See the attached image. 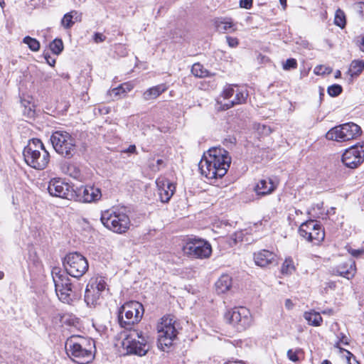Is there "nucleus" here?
Returning a JSON list of instances; mask_svg holds the SVG:
<instances>
[{"mask_svg":"<svg viewBox=\"0 0 364 364\" xmlns=\"http://www.w3.org/2000/svg\"><path fill=\"white\" fill-rule=\"evenodd\" d=\"M230 164L231 157L228 151L221 147H213L204 154L198 167L200 173L208 179H217L227 173Z\"/></svg>","mask_w":364,"mask_h":364,"instance_id":"nucleus-1","label":"nucleus"},{"mask_svg":"<svg viewBox=\"0 0 364 364\" xmlns=\"http://www.w3.org/2000/svg\"><path fill=\"white\" fill-rule=\"evenodd\" d=\"M94 341L80 336H72L65 342L68 356L78 364H87L94 359Z\"/></svg>","mask_w":364,"mask_h":364,"instance_id":"nucleus-2","label":"nucleus"},{"mask_svg":"<svg viewBox=\"0 0 364 364\" xmlns=\"http://www.w3.org/2000/svg\"><path fill=\"white\" fill-rule=\"evenodd\" d=\"M25 162L31 168L43 170L49 163L50 155L43 142L36 138L29 140L23 151Z\"/></svg>","mask_w":364,"mask_h":364,"instance_id":"nucleus-3","label":"nucleus"},{"mask_svg":"<svg viewBox=\"0 0 364 364\" xmlns=\"http://www.w3.org/2000/svg\"><path fill=\"white\" fill-rule=\"evenodd\" d=\"M100 220L105 228L118 234L126 232L131 225L130 218L124 208L102 211Z\"/></svg>","mask_w":364,"mask_h":364,"instance_id":"nucleus-4","label":"nucleus"},{"mask_svg":"<svg viewBox=\"0 0 364 364\" xmlns=\"http://www.w3.org/2000/svg\"><path fill=\"white\" fill-rule=\"evenodd\" d=\"M55 284V290L58 299L63 303L70 304L77 299L78 294L75 292L70 282V279L59 267H54L51 272Z\"/></svg>","mask_w":364,"mask_h":364,"instance_id":"nucleus-5","label":"nucleus"},{"mask_svg":"<svg viewBox=\"0 0 364 364\" xmlns=\"http://www.w3.org/2000/svg\"><path fill=\"white\" fill-rule=\"evenodd\" d=\"M149 337L138 329L127 330L122 342L127 353L139 356L145 355L149 350Z\"/></svg>","mask_w":364,"mask_h":364,"instance_id":"nucleus-6","label":"nucleus"},{"mask_svg":"<svg viewBox=\"0 0 364 364\" xmlns=\"http://www.w3.org/2000/svg\"><path fill=\"white\" fill-rule=\"evenodd\" d=\"M143 305L136 301L124 303L118 309L117 318L119 326L127 330L132 329V326L138 323L144 314Z\"/></svg>","mask_w":364,"mask_h":364,"instance_id":"nucleus-7","label":"nucleus"},{"mask_svg":"<svg viewBox=\"0 0 364 364\" xmlns=\"http://www.w3.org/2000/svg\"><path fill=\"white\" fill-rule=\"evenodd\" d=\"M157 331L159 348L163 351H168L177 337L176 321L170 316H164L157 326Z\"/></svg>","mask_w":364,"mask_h":364,"instance_id":"nucleus-8","label":"nucleus"},{"mask_svg":"<svg viewBox=\"0 0 364 364\" xmlns=\"http://www.w3.org/2000/svg\"><path fill=\"white\" fill-rule=\"evenodd\" d=\"M55 151L62 156L70 159L75 151V139L65 131H55L50 136Z\"/></svg>","mask_w":364,"mask_h":364,"instance_id":"nucleus-9","label":"nucleus"},{"mask_svg":"<svg viewBox=\"0 0 364 364\" xmlns=\"http://www.w3.org/2000/svg\"><path fill=\"white\" fill-rule=\"evenodd\" d=\"M361 133L362 130L360 126L353 122H348L331 129L326 134V138L328 140L343 142L357 139L361 135Z\"/></svg>","mask_w":364,"mask_h":364,"instance_id":"nucleus-10","label":"nucleus"},{"mask_svg":"<svg viewBox=\"0 0 364 364\" xmlns=\"http://www.w3.org/2000/svg\"><path fill=\"white\" fill-rule=\"evenodd\" d=\"M63 263L66 271L65 274L75 278L82 277L89 268L87 259L77 252H70L66 255Z\"/></svg>","mask_w":364,"mask_h":364,"instance_id":"nucleus-11","label":"nucleus"},{"mask_svg":"<svg viewBox=\"0 0 364 364\" xmlns=\"http://www.w3.org/2000/svg\"><path fill=\"white\" fill-rule=\"evenodd\" d=\"M107 282L102 277H92L87 284L84 300L90 307L100 303L102 294L107 289Z\"/></svg>","mask_w":364,"mask_h":364,"instance_id":"nucleus-12","label":"nucleus"},{"mask_svg":"<svg viewBox=\"0 0 364 364\" xmlns=\"http://www.w3.org/2000/svg\"><path fill=\"white\" fill-rule=\"evenodd\" d=\"M224 316L226 321L239 331H245L252 323L251 314L245 307H235L228 310Z\"/></svg>","mask_w":364,"mask_h":364,"instance_id":"nucleus-13","label":"nucleus"},{"mask_svg":"<svg viewBox=\"0 0 364 364\" xmlns=\"http://www.w3.org/2000/svg\"><path fill=\"white\" fill-rule=\"evenodd\" d=\"M183 253L195 259L208 258L212 253L210 244L201 239H191L183 247Z\"/></svg>","mask_w":364,"mask_h":364,"instance_id":"nucleus-14","label":"nucleus"},{"mask_svg":"<svg viewBox=\"0 0 364 364\" xmlns=\"http://www.w3.org/2000/svg\"><path fill=\"white\" fill-rule=\"evenodd\" d=\"M299 233L301 237L314 244H319L324 240L325 232L319 222L314 220H307L300 225Z\"/></svg>","mask_w":364,"mask_h":364,"instance_id":"nucleus-15","label":"nucleus"},{"mask_svg":"<svg viewBox=\"0 0 364 364\" xmlns=\"http://www.w3.org/2000/svg\"><path fill=\"white\" fill-rule=\"evenodd\" d=\"M342 162L349 168H356L364 161V146L355 145L347 149L342 155Z\"/></svg>","mask_w":364,"mask_h":364,"instance_id":"nucleus-16","label":"nucleus"},{"mask_svg":"<svg viewBox=\"0 0 364 364\" xmlns=\"http://www.w3.org/2000/svg\"><path fill=\"white\" fill-rule=\"evenodd\" d=\"M48 191L50 196L66 199L73 197L72 187L60 178H52L48 185Z\"/></svg>","mask_w":364,"mask_h":364,"instance_id":"nucleus-17","label":"nucleus"},{"mask_svg":"<svg viewBox=\"0 0 364 364\" xmlns=\"http://www.w3.org/2000/svg\"><path fill=\"white\" fill-rule=\"evenodd\" d=\"M79 201L91 203L99 200L102 197L101 190L94 186H82L75 192Z\"/></svg>","mask_w":364,"mask_h":364,"instance_id":"nucleus-18","label":"nucleus"},{"mask_svg":"<svg viewBox=\"0 0 364 364\" xmlns=\"http://www.w3.org/2000/svg\"><path fill=\"white\" fill-rule=\"evenodd\" d=\"M156 184L161 201L168 203L176 191L175 184L164 177L158 178Z\"/></svg>","mask_w":364,"mask_h":364,"instance_id":"nucleus-19","label":"nucleus"},{"mask_svg":"<svg viewBox=\"0 0 364 364\" xmlns=\"http://www.w3.org/2000/svg\"><path fill=\"white\" fill-rule=\"evenodd\" d=\"M333 274L343 277L347 279L353 278L356 273L355 262L352 259L341 263L332 269Z\"/></svg>","mask_w":364,"mask_h":364,"instance_id":"nucleus-20","label":"nucleus"},{"mask_svg":"<svg viewBox=\"0 0 364 364\" xmlns=\"http://www.w3.org/2000/svg\"><path fill=\"white\" fill-rule=\"evenodd\" d=\"M278 183H275L271 178L261 179L254 188L257 196H264L272 193L277 187Z\"/></svg>","mask_w":364,"mask_h":364,"instance_id":"nucleus-21","label":"nucleus"},{"mask_svg":"<svg viewBox=\"0 0 364 364\" xmlns=\"http://www.w3.org/2000/svg\"><path fill=\"white\" fill-rule=\"evenodd\" d=\"M277 255L271 251L262 250L254 254L255 264L262 267H267L276 262Z\"/></svg>","mask_w":364,"mask_h":364,"instance_id":"nucleus-22","label":"nucleus"},{"mask_svg":"<svg viewBox=\"0 0 364 364\" xmlns=\"http://www.w3.org/2000/svg\"><path fill=\"white\" fill-rule=\"evenodd\" d=\"M233 97H234L232 100H229L228 102L223 104L224 109H228L235 105L245 103L247 99L248 92L246 89L237 85Z\"/></svg>","mask_w":364,"mask_h":364,"instance_id":"nucleus-23","label":"nucleus"},{"mask_svg":"<svg viewBox=\"0 0 364 364\" xmlns=\"http://www.w3.org/2000/svg\"><path fill=\"white\" fill-rule=\"evenodd\" d=\"M232 280L229 274H223L215 284V291L218 294H224L232 287Z\"/></svg>","mask_w":364,"mask_h":364,"instance_id":"nucleus-24","label":"nucleus"},{"mask_svg":"<svg viewBox=\"0 0 364 364\" xmlns=\"http://www.w3.org/2000/svg\"><path fill=\"white\" fill-rule=\"evenodd\" d=\"M168 89L165 84H160L149 88L143 93V99L145 101L156 99L160 95Z\"/></svg>","mask_w":364,"mask_h":364,"instance_id":"nucleus-25","label":"nucleus"},{"mask_svg":"<svg viewBox=\"0 0 364 364\" xmlns=\"http://www.w3.org/2000/svg\"><path fill=\"white\" fill-rule=\"evenodd\" d=\"M364 70V61L362 60H353L351 61L347 74L352 78L358 77Z\"/></svg>","mask_w":364,"mask_h":364,"instance_id":"nucleus-26","label":"nucleus"},{"mask_svg":"<svg viewBox=\"0 0 364 364\" xmlns=\"http://www.w3.org/2000/svg\"><path fill=\"white\" fill-rule=\"evenodd\" d=\"M21 102L23 107V115L28 119H34L36 115L34 104L25 99L22 100Z\"/></svg>","mask_w":364,"mask_h":364,"instance_id":"nucleus-27","label":"nucleus"},{"mask_svg":"<svg viewBox=\"0 0 364 364\" xmlns=\"http://www.w3.org/2000/svg\"><path fill=\"white\" fill-rule=\"evenodd\" d=\"M304 317L308 321L309 324L314 326H320L323 321V318L320 314L314 311L310 312H305Z\"/></svg>","mask_w":364,"mask_h":364,"instance_id":"nucleus-28","label":"nucleus"},{"mask_svg":"<svg viewBox=\"0 0 364 364\" xmlns=\"http://www.w3.org/2000/svg\"><path fill=\"white\" fill-rule=\"evenodd\" d=\"M233 26L231 19L223 18L215 21V26L218 31L226 32L228 29L231 28Z\"/></svg>","mask_w":364,"mask_h":364,"instance_id":"nucleus-29","label":"nucleus"},{"mask_svg":"<svg viewBox=\"0 0 364 364\" xmlns=\"http://www.w3.org/2000/svg\"><path fill=\"white\" fill-rule=\"evenodd\" d=\"M133 88V86L129 83H124L120 85L116 88H114L112 90V94L115 97L121 96L122 95H125L127 92L131 91Z\"/></svg>","mask_w":364,"mask_h":364,"instance_id":"nucleus-30","label":"nucleus"},{"mask_svg":"<svg viewBox=\"0 0 364 364\" xmlns=\"http://www.w3.org/2000/svg\"><path fill=\"white\" fill-rule=\"evenodd\" d=\"M49 48L52 53L59 55L63 50V43L60 38H55L49 44Z\"/></svg>","mask_w":364,"mask_h":364,"instance_id":"nucleus-31","label":"nucleus"},{"mask_svg":"<svg viewBox=\"0 0 364 364\" xmlns=\"http://www.w3.org/2000/svg\"><path fill=\"white\" fill-rule=\"evenodd\" d=\"M282 273L283 274H291L295 271L294 261L291 258H287L282 266Z\"/></svg>","mask_w":364,"mask_h":364,"instance_id":"nucleus-32","label":"nucleus"},{"mask_svg":"<svg viewBox=\"0 0 364 364\" xmlns=\"http://www.w3.org/2000/svg\"><path fill=\"white\" fill-rule=\"evenodd\" d=\"M334 23L341 28H343L346 24V15L340 9H337L336 11Z\"/></svg>","mask_w":364,"mask_h":364,"instance_id":"nucleus-33","label":"nucleus"},{"mask_svg":"<svg viewBox=\"0 0 364 364\" xmlns=\"http://www.w3.org/2000/svg\"><path fill=\"white\" fill-rule=\"evenodd\" d=\"M74 14L77 15L78 14L77 11H71L70 12L67 13L64 15V16L61 21V23L65 28H70L73 26L74 21H73V18Z\"/></svg>","mask_w":364,"mask_h":364,"instance_id":"nucleus-34","label":"nucleus"},{"mask_svg":"<svg viewBox=\"0 0 364 364\" xmlns=\"http://www.w3.org/2000/svg\"><path fill=\"white\" fill-rule=\"evenodd\" d=\"M23 43L26 44L32 51L36 52L40 49L39 41L37 39L30 36L24 37L23 39Z\"/></svg>","mask_w":364,"mask_h":364,"instance_id":"nucleus-35","label":"nucleus"},{"mask_svg":"<svg viewBox=\"0 0 364 364\" xmlns=\"http://www.w3.org/2000/svg\"><path fill=\"white\" fill-rule=\"evenodd\" d=\"M237 85H227L222 92V97H223L224 100H226V102H228L229 100H232L231 99L234 94H235V90L236 89Z\"/></svg>","mask_w":364,"mask_h":364,"instance_id":"nucleus-36","label":"nucleus"},{"mask_svg":"<svg viewBox=\"0 0 364 364\" xmlns=\"http://www.w3.org/2000/svg\"><path fill=\"white\" fill-rule=\"evenodd\" d=\"M332 68L328 66H325L323 65H319L315 67L314 70V73L316 75H328L331 73Z\"/></svg>","mask_w":364,"mask_h":364,"instance_id":"nucleus-37","label":"nucleus"},{"mask_svg":"<svg viewBox=\"0 0 364 364\" xmlns=\"http://www.w3.org/2000/svg\"><path fill=\"white\" fill-rule=\"evenodd\" d=\"M343 91L342 86L338 84H333L327 89L328 94L331 97L338 96Z\"/></svg>","mask_w":364,"mask_h":364,"instance_id":"nucleus-38","label":"nucleus"},{"mask_svg":"<svg viewBox=\"0 0 364 364\" xmlns=\"http://www.w3.org/2000/svg\"><path fill=\"white\" fill-rule=\"evenodd\" d=\"M301 352H302V350L301 348H297L295 350H293L292 349H289L287 351V355L288 358L290 360H291L294 363H296V362H299V360H300L299 354L301 353Z\"/></svg>","mask_w":364,"mask_h":364,"instance_id":"nucleus-39","label":"nucleus"},{"mask_svg":"<svg viewBox=\"0 0 364 364\" xmlns=\"http://www.w3.org/2000/svg\"><path fill=\"white\" fill-rule=\"evenodd\" d=\"M191 72L195 76L203 77L205 75L206 71L203 70V67L200 64L196 63L193 65Z\"/></svg>","mask_w":364,"mask_h":364,"instance_id":"nucleus-40","label":"nucleus"},{"mask_svg":"<svg viewBox=\"0 0 364 364\" xmlns=\"http://www.w3.org/2000/svg\"><path fill=\"white\" fill-rule=\"evenodd\" d=\"M297 61L294 58H289L283 63V69L289 70L291 69H296L297 68Z\"/></svg>","mask_w":364,"mask_h":364,"instance_id":"nucleus-41","label":"nucleus"},{"mask_svg":"<svg viewBox=\"0 0 364 364\" xmlns=\"http://www.w3.org/2000/svg\"><path fill=\"white\" fill-rule=\"evenodd\" d=\"M337 338L338 341L335 343L334 346L335 348H339L342 350L343 349L340 347V345L341 343L343 345H348V338L343 333H340Z\"/></svg>","mask_w":364,"mask_h":364,"instance_id":"nucleus-42","label":"nucleus"},{"mask_svg":"<svg viewBox=\"0 0 364 364\" xmlns=\"http://www.w3.org/2000/svg\"><path fill=\"white\" fill-rule=\"evenodd\" d=\"M226 41L228 46L231 48H235L239 44V41L237 38L226 36Z\"/></svg>","mask_w":364,"mask_h":364,"instance_id":"nucleus-43","label":"nucleus"},{"mask_svg":"<svg viewBox=\"0 0 364 364\" xmlns=\"http://www.w3.org/2000/svg\"><path fill=\"white\" fill-rule=\"evenodd\" d=\"M95 43H100L106 40V36L101 33H95L93 36Z\"/></svg>","mask_w":364,"mask_h":364,"instance_id":"nucleus-44","label":"nucleus"},{"mask_svg":"<svg viewBox=\"0 0 364 364\" xmlns=\"http://www.w3.org/2000/svg\"><path fill=\"white\" fill-rule=\"evenodd\" d=\"M253 0H240V6L245 9H250L252 6Z\"/></svg>","mask_w":364,"mask_h":364,"instance_id":"nucleus-45","label":"nucleus"},{"mask_svg":"<svg viewBox=\"0 0 364 364\" xmlns=\"http://www.w3.org/2000/svg\"><path fill=\"white\" fill-rule=\"evenodd\" d=\"M43 55L46 63L50 66H54L55 64V59L51 58L48 53H44Z\"/></svg>","mask_w":364,"mask_h":364,"instance_id":"nucleus-46","label":"nucleus"},{"mask_svg":"<svg viewBox=\"0 0 364 364\" xmlns=\"http://www.w3.org/2000/svg\"><path fill=\"white\" fill-rule=\"evenodd\" d=\"M356 10L361 14L364 15V2H358L355 4Z\"/></svg>","mask_w":364,"mask_h":364,"instance_id":"nucleus-47","label":"nucleus"},{"mask_svg":"<svg viewBox=\"0 0 364 364\" xmlns=\"http://www.w3.org/2000/svg\"><path fill=\"white\" fill-rule=\"evenodd\" d=\"M164 164V161L162 159H158L156 161V165H154L152 166V170L154 171H158L160 170V166Z\"/></svg>","mask_w":364,"mask_h":364,"instance_id":"nucleus-48","label":"nucleus"},{"mask_svg":"<svg viewBox=\"0 0 364 364\" xmlns=\"http://www.w3.org/2000/svg\"><path fill=\"white\" fill-rule=\"evenodd\" d=\"M364 252V250H351L350 251V253L352 256L355 257H358L360 255H361Z\"/></svg>","mask_w":364,"mask_h":364,"instance_id":"nucleus-49","label":"nucleus"},{"mask_svg":"<svg viewBox=\"0 0 364 364\" xmlns=\"http://www.w3.org/2000/svg\"><path fill=\"white\" fill-rule=\"evenodd\" d=\"M97 110L100 114H107L109 112V108L105 106L102 107H99Z\"/></svg>","mask_w":364,"mask_h":364,"instance_id":"nucleus-50","label":"nucleus"},{"mask_svg":"<svg viewBox=\"0 0 364 364\" xmlns=\"http://www.w3.org/2000/svg\"><path fill=\"white\" fill-rule=\"evenodd\" d=\"M136 146L135 145H130L127 149L126 150V152L128 153H134L136 151Z\"/></svg>","mask_w":364,"mask_h":364,"instance_id":"nucleus-51","label":"nucleus"},{"mask_svg":"<svg viewBox=\"0 0 364 364\" xmlns=\"http://www.w3.org/2000/svg\"><path fill=\"white\" fill-rule=\"evenodd\" d=\"M358 46L360 47V50L364 53V36L361 38V40L359 42Z\"/></svg>","mask_w":364,"mask_h":364,"instance_id":"nucleus-52","label":"nucleus"},{"mask_svg":"<svg viewBox=\"0 0 364 364\" xmlns=\"http://www.w3.org/2000/svg\"><path fill=\"white\" fill-rule=\"evenodd\" d=\"M225 364H244V363L241 360H230Z\"/></svg>","mask_w":364,"mask_h":364,"instance_id":"nucleus-53","label":"nucleus"},{"mask_svg":"<svg viewBox=\"0 0 364 364\" xmlns=\"http://www.w3.org/2000/svg\"><path fill=\"white\" fill-rule=\"evenodd\" d=\"M279 2L284 9L287 7V0H279Z\"/></svg>","mask_w":364,"mask_h":364,"instance_id":"nucleus-54","label":"nucleus"},{"mask_svg":"<svg viewBox=\"0 0 364 364\" xmlns=\"http://www.w3.org/2000/svg\"><path fill=\"white\" fill-rule=\"evenodd\" d=\"M341 72L340 70H338L336 72V73H335V77H336V78H339V77H341Z\"/></svg>","mask_w":364,"mask_h":364,"instance_id":"nucleus-55","label":"nucleus"},{"mask_svg":"<svg viewBox=\"0 0 364 364\" xmlns=\"http://www.w3.org/2000/svg\"><path fill=\"white\" fill-rule=\"evenodd\" d=\"M332 312H333V310H332V309H328V310L324 311L323 313V314H331Z\"/></svg>","mask_w":364,"mask_h":364,"instance_id":"nucleus-56","label":"nucleus"},{"mask_svg":"<svg viewBox=\"0 0 364 364\" xmlns=\"http://www.w3.org/2000/svg\"><path fill=\"white\" fill-rule=\"evenodd\" d=\"M321 364H331V362L329 361L328 360H324Z\"/></svg>","mask_w":364,"mask_h":364,"instance_id":"nucleus-57","label":"nucleus"},{"mask_svg":"<svg viewBox=\"0 0 364 364\" xmlns=\"http://www.w3.org/2000/svg\"><path fill=\"white\" fill-rule=\"evenodd\" d=\"M4 277V273L0 271V279H2Z\"/></svg>","mask_w":364,"mask_h":364,"instance_id":"nucleus-58","label":"nucleus"},{"mask_svg":"<svg viewBox=\"0 0 364 364\" xmlns=\"http://www.w3.org/2000/svg\"><path fill=\"white\" fill-rule=\"evenodd\" d=\"M267 129V131H265L266 133L270 132V128L269 127H267L264 126V129Z\"/></svg>","mask_w":364,"mask_h":364,"instance_id":"nucleus-59","label":"nucleus"},{"mask_svg":"<svg viewBox=\"0 0 364 364\" xmlns=\"http://www.w3.org/2000/svg\"><path fill=\"white\" fill-rule=\"evenodd\" d=\"M81 14H79L77 16L75 17L76 21H80Z\"/></svg>","mask_w":364,"mask_h":364,"instance_id":"nucleus-60","label":"nucleus"},{"mask_svg":"<svg viewBox=\"0 0 364 364\" xmlns=\"http://www.w3.org/2000/svg\"><path fill=\"white\" fill-rule=\"evenodd\" d=\"M345 351L347 353L348 355H349L350 356H353V355L348 350H345Z\"/></svg>","mask_w":364,"mask_h":364,"instance_id":"nucleus-61","label":"nucleus"},{"mask_svg":"<svg viewBox=\"0 0 364 364\" xmlns=\"http://www.w3.org/2000/svg\"><path fill=\"white\" fill-rule=\"evenodd\" d=\"M289 303H291L290 300H289V299H287V300L286 301V306L289 305Z\"/></svg>","mask_w":364,"mask_h":364,"instance_id":"nucleus-62","label":"nucleus"},{"mask_svg":"<svg viewBox=\"0 0 364 364\" xmlns=\"http://www.w3.org/2000/svg\"><path fill=\"white\" fill-rule=\"evenodd\" d=\"M323 95H324V94L322 92H320V97H322V96H323Z\"/></svg>","mask_w":364,"mask_h":364,"instance_id":"nucleus-63","label":"nucleus"}]
</instances>
